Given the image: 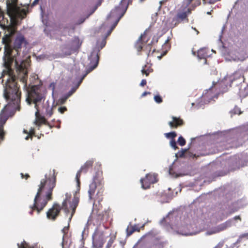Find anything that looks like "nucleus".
Listing matches in <instances>:
<instances>
[{"label":"nucleus","instance_id":"9","mask_svg":"<svg viewBox=\"0 0 248 248\" xmlns=\"http://www.w3.org/2000/svg\"><path fill=\"white\" fill-rule=\"evenodd\" d=\"M93 55H94V58H96V61H95V63L93 66H91L88 69H87L86 74H84L82 76V77L80 79V81L78 82L77 86L76 87L72 88V89L69 92H68V93H66L65 94V95L68 98H69L71 95H72L76 92V91L78 88V86L81 83L83 79L85 78V77L86 76V75L97 67L98 63L99 56H98V54H94L93 53L92 54V56H93Z\"/></svg>","mask_w":248,"mask_h":248},{"label":"nucleus","instance_id":"34","mask_svg":"<svg viewBox=\"0 0 248 248\" xmlns=\"http://www.w3.org/2000/svg\"><path fill=\"white\" fill-rule=\"evenodd\" d=\"M17 246L18 248H28V244L25 241L23 242L20 244H17Z\"/></svg>","mask_w":248,"mask_h":248},{"label":"nucleus","instance_id":"41","mask_svg":"<svg viewBox=\"0 0 248 248\" xmlns=\"http://www.w3.org/2000/svg\"><path fill=\"white\" fill-rule=\"evenodd\" d=\"M85 19H86V18H82L78 20V21L76 23V24L80 25V24L83 23L85 21Z\"/></svg>","mask_w":248,"mask_h":248},{"label":"nucleus","instance_id":"51","mask_svg":"<svg viewBox=\"0 0 248 248\" xmlns=\"http://www.w3.org/2000/svg\"><path fill=\"white\" fill-rule=\"evenodd\" d=\"M217 86H221V87L223 86L221 83H218V84H217Z\"/></svg>","mask_w":248,"mask_h":248},{"label":"nucleus","instance_id":"31","mask_svg":"<svg viewBox=\"0 0 248 248\" xmlns=\"http://www.w3.org/2000/svg\"><path fill=\"white\" fill-rule=\"evenodd\" d=\"M213 90V87H212V89H210L209 91H208L207 92V93H206L205 94V95L203 96V99L204 100H205L206 99V97H209V99H212V98L213 97L212 96H211V97L210 96V93H211L212 92V90Z\"/></svg>","mask_w":248,"mask_h":248},{"label":"nucleus","instance_id":"2","mask_svg":"<svg viewBox=\"0 0 248 248\" xmlns=\"http://www.w3.org/2000/svg\"><path fill=\"white\" fill-rule=\"evenodd\" d=\"M0 78L2 82L5 81L3 95L8 102L3 108L0 116L2 124H3L7 121L11 111L20 110L21 93L19 90V86L16 81V77L14 74L12 67L4 66Z\"/></svg>","mask_w":248,"mask_h":248},{"label":"nucleus","instance_id":"7","mask_svg":"<svg viewBox=\"0 0 248 248\" xmlns=\"http://www.w3.org/2000/svg\"><path fill=\"white\" fill-rule=\"evenodd\" d=\"M133 0H121L119 6H116L111 11L110 15L116 16L117 20L113 25L112 28H115L120 19L125 13L129 5L131 4Z\"/></svg>","mask_w":248,"mask_h":248},{"label":"nucleus","instance_id":"19","mask_svg":"<svg viewBox=\"0 0 248 248\" xmlns=\"http://www.w3.org/2000/svg\"><path fill=\"white\" fill-rule=\"evenodd\" d=\"M172 121L169 122V125L171 128H177L179 126H182L184 124V121L180 118L172 117Z\"/></svg>","mask_w":248,"mask_h":248},{"label":"nucleus","instance_id":"4","mask_svg":"<svg viewBox=\"0 0 248 248\" xmlns=\"http://www.w3.org/2000/svg\"><path fill=\"white\" fill-rule=\"evenodd\" d=\"M43 98L44 96L41 93L40 88L38 85L31 86L28 90L26 101L29 105H31L32 103L34 104L36 111L35 114V119L34 124L38 127V129L42 124L47 125L51 127L45 117L42 116L40 113V108L39 107V103L42 101Z\"/></svg>","mask_w":248,"mask_h":248},{"label":"nucleus","instance_id":"45","mask_svg":"<svg viewBox=\"0 0 248 248\" xmlns=\"http://www.w3.org/2000/svg\"><path fill=\"white\" fill-rule=\"evenodd\" d=\"M187 153L188 154V155L190 157H196L195 154H193L191 153L190 152H188Z\"/></svg>","mask_w":248,"mask_h":248},{"label":"nucleus","instance_id":"42","mask_svg":"<svg viewBox=\"0 0 248 248\" xmlns=\"http://www.w3.org/2000/svg\"><path fill=\"white\" fill-rule=\"evenodd\" d=\"M147 83V81L146 79H142L140 83V85L141 86H145Z\"/></svg>","mask_w":248,"mask_h":248},{"label":"nucleus","instance_id":"48","mask_svg":"<svg viewBox=\"0 0 248 248\" xmlns=\"http://www.w3.org/2000/svg\"><path fill=\"white\" fill-rule=\"evenodd\" d=\"M155 247H156L157 248H161L162 245L160 243H158L155 245Z\"/></svg>","mask_w":248,"mask_h":248},{"label":"nucleus","instance_id":"6","mask_svg":"<svg viewBox=\"0 0 248 248\" xmlns=\"http://www.w3.org/2000/svg\"><path fill=\"white\" fill-rule=\"evenodd\" d=\"M65 198L63 201L62 205L57 202L53 203L52 207L47 211L46 217L51 220L55 221L60 216L62 210H63L66 215L70 213V210L68 206V202L70 201L71 195L70 193H66L65 194Z\"/></svg>","mask_w":248,"mask_h":248},{"label":"nucleus","instance_id":"36","mask_svg":"<svg viewBox=\"0 0 248 248\" xmlns=\"http://www.w3.org/2000/svg\"><path fill=\"white\" fill-rule=\"evenodd\" d=\"M186 153H187V150H183L181 152H178L177 155H178L180 157H182L185 156V155Z\"/></svg>","mask_w":248,"mask_h":248},{"label":"nucleus","instance_id":"32","mask_svg":"<svg viewBox=\"0 0 248 248\" xmlns=\"http://www.w3.org/2000/svg\"><path fill=\"white\" fill-rule=\"evenodd\" d=\"M170 145L172 148H173L174 150H176L178 149V147L176 145V142L174 139H171L170 141Z\"/></svg>","mask_w":248,"mask_h":248},{"label":"nucleus","instance_id":"27","mask_svg":"<svg viewBox=\"0 0 248 248\" xmlns=\"http://www.w3.org/2000/svg\"><path fill=\"white\" fill-rule=\"evenodd\" d=\"M27 10L24 9H20L19 11V14L18 15V16L22 17V18H23L25 17V16H26L27 13Z\"/></svg>","mask_w":248,"mask_h":248},{"label":"nucleus","instance_id":"21","mask_svg":"<svg viewBox=\"0 0 248 248\" xmlns=\"http://www.w3.org/2000/svg\"><path fill=\"white\" fill-rule=\"evenodd\" d=\"M197 56L199 59H206L208 56V53L205 48H201L197 52ZM206 62V60H205Z\"/></svg>","mask_w":248,"mask_h":248},{"label":"nucleus","instance_id":"14","mask_svg":"<svg viewBox=\"0 0 248 248\" xmlns=\"http://www.w3.org/2000/svg\"><path fill=\"white\" fill-rule=\"evenodd\" d=\"M105 241V237L102 233H97L93 236V245L94 248H102Z\"/></svg>","mask_w":248,"mask_h":248},{"label":"nucleus","instance_id":"43","mask_svg":"<svg viewBox=\"0 0 248 248\" xmlns=\"http://www.w3.org/2000/svg\"><path fill=\"white\" fill-rule=\"evenodd\" d=\"M106 40L105 39L102 40L101 44V46H100L101 49H102L103 47H104L106 45Z\"/></svg>","mask_w":248,"mask_h":248},{"label":"nucleus","instance_id":"38","mask_svg":"<svg viewBox=\"0 0 248 248\" xmlns=\"http://www.w3.org/2000/svg\"><path fill=\"white\" fill-rule=\"evenodd\" d=\"M29 134L31 136H35V129L33 127H31L29 131Z\"/></svg>","mask_w":248,"mask_h":248},{"label":"nucleus","instance_id":"20","mask_svg":"<svg viewBox=\"0 0 248 248\" xmlns=\"http://www.w3.org/2000/svg\"><path fill=\"white\" fill-rule=\"evenodd\" d=\"M136 231L139 232L140 231V228H139L137 225H132L130 224L126 228L127 236H130L133 232Z\"/></svg>","mask_w":248,"mask_h":248},{"label":"nucleus","instance_id":"33","mask_svg":"<svg viewBox=\"0 0 248 248\" xmlns=\"http://www.w3.org/2000/svg\"><path fill=\"white\" fill-rule=\"evenodd\" d=\"M154 100L157 103H161L163 100L161 97L159 95H156L154 96Z\"/></svg>","mask_w":248,"mask_h":248},{"label":"nucleus","instance_id":"11","mask_svg":"<svg viewBox=\"0 0 248 248\" xmlns=\"http://www.w3.org/2000/svg\"><path fill=\"white\" fill-rule=\"evenodd\" d=\"M78 198L74 197L72 199V202L70 203V208L71 209V212L70 217H69L68 225L66 227H64L62 230V232L64 233V235L66 234L68 232L69 227V223L71 222V220L76 212V210L77 206H78Z\"/></svg>","mask_w":248,"mask_h":248},{"label":"nucleus","instance_id":"8","mask_svg":"<svg viewBox=\"0 0 248 248\" xmlns=\"http://www.w3.org/2000/svg\"><path fill=\"white\" fill-rule=\"evenodd\" d=\"M191 13V10L189 8L184 12H179L173 17L171 25L172 27L174 28L182 22L186 21L188 22V15Z\"/></svg>","mask_w":248,"mask_h":248},{"label":"nucleus","instance_id":"29","mask_svg":"<svg viewBox=\"0 0 248 248\" xmlns=\"http://www.w3.org/2000/svg\"><path fill=\"white\" fill-rule=\"evenodd\" d=\"M81 177V175L79 174V173H77L76 176V181L77 182V185L78 188H80V178Z\"/></svg>","mask_w":248,"mask_h":248},{"label":"nucleus","instance_id":"50","mask_svg":"<svg viewBox=\"0 0 248 248\" xmlns=\"http://www.w3.org/2000/svg\"><path fill=\"white\" fill-rule=\"evenodd\" d=\"M188 4H189L193 0H186Z\"/></svg>","mask_w":248,"mask_h":248},{"label":"nucleus","instance_id":"3","mask_svg":"<svg viewBox=\"0 0 248 248\" xmlns=\"http://www.w3.org/2000/svg\"><path fill=\"white\" fill-rule=\"evenodd\" d=\"M56 175L55 170H50L49 174H46L45 178L41 180L33 204L30 206L29 213L30 215H33L34 211L39 214L48 202L52 199V192L56 184Z\"/></svg>","mask_w":248,"mask_h":248},{"label":"nucleus","instance_id":"44","mask_svg":"<svg viewBox=\"0 0 248 248\" xmlns=\"http://www.w3.org/2000/svg\"><path fill=\"white\" fill-rule=\"evenodd\" d=\"M151 94V93L150 92H144L141 95V96L142 97H144L145 96H146V95L147 94Z\"/></svg>","mask_w":248,"mask_h":248},{"label":"nucleus","instance_id":"23","mask_svg":"<svg viewBox=\"0 0 248 248\" xmlns=\"http://www.w3.org/2000/svg\"><path fill=\"white\" fill-rule=\"evenodd\" d=\"M153 72V69L151 66L145 65L141 69V73L145 74L146 76H148L149 74Z\"/></svg>","mask_w":248,"mask_h":248},{"label":"nucleus","instance_id":"16","mask_svg":"<svg viewBox=\"0 0 248 248\" xmlns=\"http://www.w3.org/2000/svg\"><path fill=\"white\" fill-rule=\"evenodd\" d=\"M17 0H8L7 1V11L15 13L20 11V8L17 5Z\"/></svg>","mask_w":248,"mask_h":248},{"label":"nucleus","instance_id":"1","mask_svg":"<svg viewBox=\"0 0 248 248\" xmlns=\"http://www.w3.org/2000/svg\"><path fill=\"white\" fill-rule=\"evenodd\" d=\"M13 35L5 34L2 38V42L4 45L3 65L4 66L12 67L13 62H15L17 74V78L23 83H26L29 62L27 60H24L19 64L16 60V57L20 54L22 46H25L27 45V42L23 35L18 34L12 45L11 37Z\"/></svg>","mask_w":248,"mask_h":248},{"label":"nucleus","instance_id":"55","mask_svg":"<svg viewBox=\"0 0 248 248\" xmlns=\"http://www.w3.org/2000/svg\"><path fill=\"white\" fill-rule=\"evenodd\" d=\"M193 54L195 55V54H196V52H193Z\"/></svg>","mask_w":248,"mask_h":248},{"label":"nucleus","instance_id":"22","mask_svg":"<svg viewBox=\"0 0 248 248\" xmlns=\"http://www.w3.org/2000/svg\"><path fill=\"white\" fill-rule=\"evenodd\" d=\"M238 79H244V76L239 72H235L231 78L230 80L231 82L238 80Z\"/></svg>","mask_w":248,"mask_h":248},{"label":"nucleus","instance_id":"53","mask_svg":"<svg viewBox=\"0 0 248 248\" xmlns=\"http://www.w3.org/2000/svg\"><path fill=\"white\" fill-rule=\"evenodd\" d=\"M145 0H139V1L140 2H143V1H144Z\"/></svg>","mask_w":248,"mask_h":248},{"label":"nucleus","instance_id":"24","mask_svg":"<svg viewBox=\"0 0 248 248\" xmlns=\"http://www.w3.org/2000/svg\"><path fill=\"white\" fill-rule=\"evenodd\" d=\"M143 37V35H141L135 44V47L138 51H140L142 49L143 43L142 38Z\"/></svg>","mask_w":248,"mask_h":248},{"label":"nucleus","instance_id":"15","mask_svg":"<svg viewBox=\"0 0 248 248\" xmlns=\"http://www.w3.org/2000/svg\"><path fill=\"white\" fill-rule=\"evenodd\" d=\"M0 27L8 33H10V30H12V26L10 25V22L7 18H5L2 14H0Z\"/></svg>","mask_w":248,"mask_h":248},{"label":"nucleus","instance_id":"49","mask_svg":"<svg viewBox=\"0 0 248 248\" xmlns=\"http://www.w3.org/2000/svg\"><path fill=\"white\" fill-rule=\"evenodd\" d=\"M23 132L25 134H29V131L27 130L24 129Z\"/></svg>","mask_w":248,"mask_h":248},{"label":"nucleus","instance_id":"46","mask_svg":"<svg viewBox=\"0 0 248 248\" xmlns=\"http://www.w3.org/2000/svg\"><path fill=\"white\" fill-rule=\"evenodd\" d=\"M233 219L234 220H237V219H239L240 220H241V217H240V216H235L233 218Z\"/></svg>","mask_w":248,"mask_h":248},{"label":"nucleus","instance_id":"39","mask_svg":"<svg viewBox=\"0 0 248 248\" xmlns=\"http://www.w3.org/2000/svg\"><path fill=\"white\" fill-rule=\"evenodd\" d=\"M72 42L78 45L79 44V40L78 37H75Z\"/></svg>","mask_w":248,"mask_h":248},{"label":"nucleus","instance_id":"54","mask_svg":"<svg viewBox=\"0 0 248 248\" xmlns=\"http://www.w3.org/2000/svg\"><path fill=\"white\" fill-rule=\"evenodd\" d=\"M226 92V90L221 91L220 92L221 93H223L224 92Z\"/></svg>","mask_w":248,"mask_h":248},{"label":"nucleus","instance_id":"30","mask_svg":"<svg viewBox=\"0 0 248 248\" xmlns=\"http://www.w3.org/2000/svg\"><path fill=\"white\" fill-rule=\"evenodd\" d=\"M178 143L180 146H183L186 144V142L183 137L180 136L178 140Z\"/></svg>","mask_w":248,"mask_h":248},{"label":"nucleus","instance_id":"56","mask_svg":"<svg viewBox=\"0 0 248 248\" xmlns=\"http://www.w3.org/2000/svg\"><path fill=\"white\" fill-rule=\"evenodd\" d=\"M169 41V40L168 39L166 41V43L168 42Z\"/></svg>","mask_w":248,"mask_h":248},{"label":"nucleus","instance_id":"13","mask_svg":"<svg viewBox=\"0 0 248 248\" xmlns=\"http://www.w3.org/2000/svg\"><path fill=\"white\" fill-rule=\"evenodd\" d=\"M7 14L10 18V25L12 26V30H10V33L9 34H14L16 31V26L18 23L17 17H18L19 12L12 13L10 11H7Z\"/></svg>","mask_w":248,"mask_h":248},{"label":"nucleus","instance_id":"37","mask_svg":"<svg viewBox=\"0 0 248 248\" xmlns=\"http://www.w3.org/2000/svg\"><path fill=\"white\" fill-rule=\"evenodd\" d=\"M67 110V108L65 107H61L58 108V111L62 114L63 113Z\"/></svg>","mask_w":248,"mask_h":248},{"label":"nucleus","instance_id":"25","mask_svg":"<svg viewBox=\"0 0 248 248\" xmlns=\"http://www.w3.org/2000/svg\"><path fill=\"white\" fill-rule=\"evenodd\" d=\"M116 238V236H111L108 242V243L106 246V248H110L112 244H113Z\"/></svg>","mask_w":248,"mask_h":248},{"label":"nucleus","instance_id":"35","mask_svg":"<svg viewBox=\"0 0 248 248\" xmlns=\"http://www.w3.org/2000/svg\"><path fill=\"white\" fill-rule=\"evenodd\" d=\"M68 98L65 95L63 97L60 98L59 100V102L61 104H64L66 100L68 99Z\"/></svg>","mask_w":248,"mask_h":248},{"label":"nucleus","instance_id":"5","mask_svg":"<svg viewBox=\"0 0 248 248\" xmlns=\"http://www.w3.org/2000/svg\"><path fill=\"white\" fill-rule=\"evenodd\" d=\"M103 172L97 170L93 175L92 181L89 185V197L93 202V205L97 202L99 204L103 201L104 191Z\"/></svg>","mask_w":248,"mask_h":248},{"label":"nucleus","instance_id":"28","mask_svg":"<svg viewBox=\"0 0 248 248\" xmlns=\"http://www.w3.org/2000/svg\"><path fill=\"white\" fill-rule=\"evenodd\" d=\"M246 238L247 239H248V232L244 233L241 234L237 239V240L236 242V243L238 244L239 243L243 238Z\"/></svg>","mask_w":248,"mask_h":248},{"label":"nucleus","instance_id":"18","mask_svg":"<svg viewBox=\"0 0 248 248\" xmlns=\"http://www.w3.org/2000/svg\"><path fill=\"white\" fill-rule=\"evenodd\" d=\"M94 163L93 159H91L87 160L80 168L77 173H79L80 175H81L82 173H86L88 170L91 169L93 166Z\"/></svg>","mask_w":248,"mask_h":248},{"label":"nucleus","instance_id":"12","mask_svg":"<svg viewBox=\"0 0 248 248\" xmlns=\"http://www.w3.org/2000/svg\"><path fill=\"white\" fill-rule=\"evenodd\" d=\"M232 219H230L225 222L221 223L218 226L214 227L211 230L207 232V234L211 235L215 233H218L221 231H224L232 225Z\"/></svg>","mask_w":248,"mask_h":248},{"label":"nucleus","instance_id":"52","mask_svg":"<svg viewBox=\"0 0 248 248\" xmlns=\"http://www.w3.org/2000/svg\"><path fill=\"white\" fill-rule=\"evenodd\" d=\"M38 1V0H35L33 3V4L34 5L37 1Z\"/></svg>","mask_w":248,"mask_h":248},{"label":"nucleus","instance_id":"40","mask_svg":"<svg viewBox=\"0 0 248 248\" xmlns=\"http://www.w3.org/2000/svg\"><path fill=\"white\" fill-rule=\"evenodd\" d=\"M21 176L22 178H25L26 180L30 177V175L28 174H26L24 175L23 173H21Z\"/></svg>","mask_w":248,"mask_h":248},{"label":"nucleus","instance_id":"26","mask_svg":"<svg viewBox=\"0 0 248 248\" xmlns=\"http://www.w3.org/2000/svg\"><path fill=\"white\" fill-rule=\"evenodd\" d=\"M165 135L166 138H171L172 139H174V138L177 136V134L175 132L167 133L165 134Z\"/></svg>","mask_w":248,"mask_h":248},{"label":"nucleus","instance_id":"17","mask_svg":"<svg viewBox=\"0 0 248 248\" xmlns=\"http://www.w3.org/2000/svg\"><path fill=\"white\" fill-rule=\"evenodd\" d=\"M46 117H50L53 114L52 108L50 106L48 101L43 102L42 105V109H40Z\"/></svg>","mask_w":248,"mask_h":248},{"label":"nucleus","instance_id":"47","mask_svg":"<svg viewBox=\"0 0 248 248\" xmlns=\"http://www.w3.org/2000/svg\"><path fill=\"white\" fill-rule=\"evenodd\" d=\"M25 138L26 140H28L30 138L32 139L33 136H31L29 134Z\"/></svg>","mask_w":248,"mask_h":248},{"label":"nucleus","instance_id":"10","mask_svg":"<svg viewBox=\"0 0 248 248\" xmlns=\"http://www.w3.org/2000/svg\"><path fill=\"white\" fill-rule=\"evenodd\" d=\"M157 175L152 173L146 174L145 178L140 179L141 186L145 189L150 188L151 185L157 182Z\"/></svg>","mask_w":248,"mask_h":248}]
</instances>
